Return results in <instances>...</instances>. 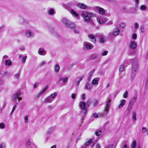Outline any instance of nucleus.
I'll list each match as a JSON object with an SVG mask.
<instances>
[{"mask_svg":"<svg viewBox=\"0 0 148 148\" xmlns=\"http://www.w3.org/2000/svg\"><path fill=\"white\" fill-rule=\"evenodd\" d=\"M132 73L131 77L132 79H133L135 76V74L134 72L136 71L138 69V65L137 61L135 60H134L133 64L132 65Z\"/></svg>","mask_w":148,"mask_h":148,"instance_id":"f257e3e1","label":"nucleus"},{"mask_svg":"<svg viewBox=\"0 0 148 148\" xmlns=\"http://www.w3.org/2000/svg\"><path fill=\"white\" fill-rule=\"evenodd\" d=\"M79 107L81 110V115L84 116L87 112V109L86 107V103L84 102H80Z\"/></svg>","mask_w":148,"mask_h":148,"instance_id":"f03ea898","label":"nucleus"},{"mask_svg":"<svg viewBox=\"0 0 148 148\" xmlns=\"http://www.w3.org/2000/svg\"><path fill=\"white\" fill-rule=\"evenodd\" d=\"M111 101V100L110 99L108 100L106 102L104 110L103 113H102L101 114L102 116H106L108 113L109 110L110 106Z\"/></svg>","mask_w":148,"mask_h":148,"instance_id":"7ed1b4c3","label":"nucleus"},{"mask_svg":"<svg viewBox=\"0 0 148 148\" xmlns=\"http://www.w3.org/2000/svg\"><path fill=\"white\" fill-rule=\"evenodd\" d=\"M34 33L29 29L27 30L24 32L25 36L27 38H31L34 36Z\"/></svg>","mask_w":148,"mask_h":148,"instance_id":"20e7f679","label":"nucleus"},{"mask_svg":"<svg viewBox=\"0 0 148 148\" xmlns=\"http://www.w3.org/2000/svg\"><path fill=\"white\" fill-rule=\"evenodd\" d=\"M97 36L99 38L100 42L102 44L104 43L105 40V37L103 34H99L97 35Z\"/></svg>","mask_w":148,"mask_h":148,"instance_id":"39448f33","label":"nucleus"},{"mask_svg":"<svg viewBox=\"0 0 148 148\" xmlns=\"http://www.w3.org/2000/svg\"><path fill=\"white\" fill-rule=\"evenodd\" d=\"M82 17L84 19V21L86 22H88L89 21V19L88 17V12L86 11H84L82 13Z\"/></svg>","mask_w":148,"mask_h":148,"instance_id":"423d86ee","label":"nucleus"},{"mask_svg":"<svg viewBox=\"0 0 148 148\" xmlns=\"http://www.w3.org/2000/svg\"><path fill=\"white\" fill-rule=\"evenodd\" d=\"M119 30L117 28L114 29L113 32L112 33H110L109 34V37L111 36V35H114L115 36H116L118 35L119 34Z\"/></svg>","mask_w":148,"mask_h":148,"instance_id":"0eeeda50","label":"nucleus"},{"mask_svg":"<svg viewBox=\"0 0 148 148\" xmlns=\"http://www.w3.org/2000/svg\"><path fill=\"white\" fill-rule=\"evenodd\" d=\"M95 9L98 10L99 12L101 14H104L105 13V10L100 7L96 6L95 7Z\"/></svg>","mask_w":148,"mask_h":148,"instance_id":"6e6552de","label":"nucleus"},{"mask_svg":"<svg viewBox=\"0 0 148 148\" xmlns=\"http://www.w3.org/2000/svg\"><path fill=\"white\" fill-rule=\"evenodd\" d=\"M53 101V100L49 96L45 99L43 102L45 103H50Z\"/></svg>","mask_w":148,"mask_h":148,"instance_id":"1a4fd4ad","label":"nucleus"},{"mask_svg":"<svg viewBox=\"0 0 148 148\" xmlns=\"http://www.w3.org/2000/svg\"><path fill=\"white\" fill-rule=\"evenodd\" d=\"M137 46L136 43L134 41H131L129 44L130 47L132 49H135Z\"/></svg>","mask_w":148,"mask_h":148,"instance_id":"9d476101","label":"nucleus"},{"mask_svg":"<svg viewBox=\"0 0 148 148\" xmlns=\"http://www.w3.org/2000/svg\"><path fill=\"white\" fill-rule=\"evenodd\" d=\"M77 6L81 9H88L87 6L85 4L82 3H78L77 4Z\"/></svg>","mask_w":148,"mask_h":148,"instance_id":"9b49d317","label":"nucleus"},{"mask_svg":"<svg viewBox=\"0 0 148 148\" xmlns=\"http://www.w3.org/2000/svg\"><path fill=\"white\" fill-rule=\"evenodd\" d=\"M84 45L86 48L87 49H91L93 47V46L89 42H85Z\"/></svg>","mask_w":148,"mask_h":148,"instance_id":"f8f14e48","label":"nucleus"},{"mask_svg":"<svg viewBox=\"0 0 148 148\" xmlns=\"http://www.w3.org/2000/svg\"><path fill=\"white\" fill-rule=\"evenodd\" d=\"M99 77H95L92 81L91 83L92 85H97L98 84V81L99 80Z\"/></svg>","mask_w":148,"mask_h":148,"instance_id":"ddd939ff","label":"nucleus"},{"mask_svg":"<svg viewBox=\"0 0 148 148\" xmlns=\"http://www.w3.org/2000/svg\"><path fill=\"white\" fill-rule=\"evenodd\" d=\"M62 23L66 27H67L70 22L65 18H63L62 19Z\"/></svg>","mask_w":148,"mask_h":148,"instance_id":"4468645a","label":"nucleus"},{"mask_svg":"<svg viewBox=\"0 0 148 148\" xmlns=\"http://www.w3.org/2000/svg\"><path fill=\"white\" fill-rule=\"evenodd\" d=\"M38 53L39 55L42 56L45 55L46 53V51L42 48L39 49Z\"/></svg>","mask_w":148,"mask_h":148,"instance_id":"2eb2a0df","label":"nucleus"},{"mask_svg":"<svg viewBox=\"0 0 148 148\" xmlns=\"http://www.w3.org/2000/svg\"><path fill=\"white\" fill-rule=\"evenodd\" d=\"M88 37L91 40L92 42L93 43H95L96 41V37L92 34H88Z\"/></svg>","mask_w":148,"mask_h":148,"instance_id":"dca6fc26","label":"nucleus"},{"mask_svg":"<svg viewBox=\"0 0 148 148\" xmlns=\"http://www.w3.org/2000/svg\"><path fill=\"white\" fill-rule=\"evenodd\" d=\"M21 92L18 91L15 94H14L13 95V99H15L18 98V97H19L21 95Z\"/></svg>","mask_w":148,"mask_h":148,"instance_id":"f3484780","label":"nucleus"},{"mask_svg":"<svg viewBox=\"0 0 148 148\" xmlns=\"http://www.w3.org/2000/svg\"><path fill=\"white\" fill-rule=\"evenodd\" d=\"M55 13L54 9L52 8H50L47 12V14L50 15L54 14Z\"/></svg>","mask_w":148,"mask_h":148,"instance_id":"a211bd4d","label":"nucleus"},{"mask_svg":"<svg viewBox=\"0 0 148 148\" xmlns=\"http://www.w3.org/2000/svg\"><path fill=\"white\" fill-rule=\"evenodd\" d=\"M48 86H47L43 90H42L37 95V97H39L42 95L43 94L44 92H45L46 90L47 89Z\"/></svg>","mask_w":148,"mask_h":148,"instance_id":"6ab92c4d","label":"nucleus"},{"mask_svg":"<svg viewBox=\"0 0 148 148\" xmlns=\"http://www.w3.org/2000/svg\"><path fill=\"white\" fill-rule=\"evenodd\" d=\"M92 142V141L91 139H90L88 140L87 142H86L84 145H83L81 148H86L89 145H90L91 143Z\"/></svg>","mask_w":148,"mask_h":148,"instance_id":"aec40b11","label":"nucleus"},{"mask_svg":"<svg viewBox=\"0 0 148 148\" xmlns=\"http://www.w3.org/2000/svg\"><path fill=\"white\" fill-rule=\"evenodd\" d=\"M92 87V85L90 84L87 83L84 87V89L86 90L91 89Z\"/></svg>","mask_w":148,"mask_h":148,"instance_id":"412c9836","label":"nucleus"},{"mask_svg":"<svg viewBox=\"0 0 148 148\" xmlns=\"http://www.w3.org/2000/svg\"><path fill=\"white\" fill-rule=\"evenodd\" d=\"M67 27H69L71 29H73L75 28V26L74 23H73L71 22L70 23L69 25L67 26Z\"/></svg>","mask_w":148,"mask_h":148,"instance_id":"4be33fe9","label":"nucleus"},{"mask_svg":"<svg viewBox=\"0 0 148 148\" xmlns=\"http://www.w3.org/2000/svg\"><path fill=\"white\" fill-rule=\"evenodd\" d=\"M125 100L124 99H122L120 101V104L119 105L118 107L119 108H121L123 107L125 103Z\"/></svg>","mask_w":148,"mask_h":148,"instance_id":"5701e85b","label":"nucleus"},{"mask_svg":"<svg viewBox=\"0 0 148 148\" xmlns=\"http://www.w3.org/2000/svg\"><path fill=\"white\" fill-rule=\"evenodd\" d=\"M68 78L66 77H65L64 78L63 77H60V78L59 80L60 81L62 80V81L63 83L64 84H65L67 81L68 80Z\"/></svg>","mask_w":148,"mask_h":148,"instance_id":"b1692460","label":"nucleus"},{"mask_svg":"<svg viewBox=\"0 0 148 148\" xmlns=\"http://www.w3.org/2000/svg\"><path fill=\"white\" fill-rule=\"evenodd\" d=\"M88 18L89 21L90 20V18L93 17L95 16V15L94 14L90 12H88Z\"/></svg>","mask_w":148,"mask_h":148,"instance_id":"393cba45","label":"nucleus"},{"mask_svg":"<svg viewBox=\"0 0 148 148\" xmlns=\"http://www.w3.org/2000/svg\"><path fill=\"white\" fill-rule=\"evenodd\" d=\"M12 62L9 60H5V64L6 66H10L11 65Z\"/></svg>","mask_w":148,"mask_h":148,"instance_id":"a878e982","label":"nucleus"},{"mask_svg":"<svg viewBox=\"0 0 148 148\" xmlns=\"http://www.w3.org/2000/svg\"><path fill=\"white\" fill-rule=\"evenodd\" d=\"M57 94L56 92H54L53 93H52L49 96L52 98V99L54 100L55 97L57 96Z\"/></svg>","mask_w":148,"mask_h":148,"instance_id":"bb28decb","label":"nucleus"},{"mask_svg":"<svg viewBox=\"0 0 148 148\" xmlns=\"http://www.w3.org/2000/svg\"><path fill=\"white\" fill-rule=\"evenodd\" d=\"M2 74L3 76L8 77L9 76L10 74L9 72L4 71L2 73Z\"/></svg>","mask_w":148,"mask_h":148,"instance_id":"cd10ccee","label":"nucleus"},{"mask_svg":"<svg viewBox=\"0 0 148 148\" xmlns=\"http://www.w3.org/2000/svg\"><path fill=\"white\" fill-rule=\"evenodd\" d=\"M132 119L134 121H136V114L135 112H133L132 113Z\"/></svg>","mask_w":148,"mask_h":148,"instance_id":"c85d7f7f","label":"nucleus"},{"mask_svg":"<svg viewBox=\"0 0 148 148\" xmlns=\"http://www.w3.org/2000/svg\"><path fill=\"white\" fill-rule=\"evenodd\" d=\"M135 3V10H136L138 8V4L139 3V0H133Z\"/></svg>","mask_w":148,"mask_h":148,"instance_id":"c756f323","label":"nucleus"},{"mask_svg":"<svg viewBox=\"0 0 148 148\" xmlns=\"http://www.w3.org/2000/svg\"><path fill=\"white\" fill-rule=\"evenodd\" d=\"M106 21L105 19H100L99 20V23L100 24H103Z\"/></svg>","mask_w":148,"mask_h":148,"instance_id":"7c9ffc66","label":"nucleus"},{"mask_svg":"<svg viewBox=\"0 0 148 148\" xmlns=\"http://www.w3.org/2000/svg\"><path fill=\"white\" fill-rule=\"evenodd\" d=\"M71 13L73 16H75V17H78V14L73 10H71Z\"/></svg>","mask_w":148,"mask_h":148,"instance_id":"2f4dec72","label":"nucleus"},{"mask_svg":"<svg viewBox=\"0 0 148 148\" xmlns=\"http://www.w3.org/2000/svg\"><path fill=\"white\" fill-rule=\"evenodd\" d=\"M136 146V140L133 141L131 143V146L132 148H135Z\"/></svg>","mask_w":148,"mask_h":148,"instance_id":"473e14b6","label":"nucleus"},{"mask_svg":"<svg viewBox=\"0 0 148 148\" xmlns=\"http://www.w3.org/2000/svg\"><path fill=\"white\" fill-rule=\"evenodd\" d=\"M60 69V67L58 64H56L55 67V71L56 72H58Z\"/></svg>","mask_w":148,"mask_h":148,"instance_id":"72a5a7b5","label":"nucleus"},{"mask_svg":"<svg viewBox=\"0 0 148 148\" xmlns=\"http://www.w3.org/2000/svg\"><path fill=\"white\" fill-rule=\"evenodd\" d=\"M101 130H97L96 131L95 134L97 136H99L101 134Z\"/></svg>","mask_w":148,"mask_h":148,"instance_id":"f704fd0d","label":"nucleus"},{"mask_svg":"<svg viewBox=\"0 0 148 148\" xmlns=\"http://www.w3.org/2000/svg\"><path fill=\"white\" fill-rule=\"evenodd\" d=\"M125 67L123 65H121L119 68V71L121 72L124 71Z\"/></svg>","mask_w":148,"mask_h":148,"instance_id":"c9c22d12","label":"nucleus"},{"mask_svg":"<svg viewBox=\"0 0 148 148\" xmlns=\"http://www.w3.org/2000/svg\"><path fill=\"white\" fill-rule=\"evenodd\" d=\"M27 56H25L23 57L21 60V62L23 63H24L27 58Z\"/></svg>","mask_w":148,"mask_h":148,"instance_id":"e433bc0d","label":"nucleus"},{"mask_svg":"<svg viewBox=\"0 0 148 148\" xmlns=\"http://www.w3.org/2000/svg\"><path fill=\"white\" fill-rule=\"evenodd\" d=\"M5 145L3 143H0V148H5Z\"/></svg>","mask_w":148,"mask_h":148,"instance_id":"4c0bfd02","label":"nucleus"},{"mask_svg":"<svg viewBox=\"0 0 148 148\" xmlns=\"http://www.w3.org/2000/svg\"><path fill=\"white\" fill-rule=\"evenodd\" d=\"M140 9L142 10H145L146 9V7L144 5H141L140 7Z\"/></svg>","mask_w":148,"mask_h":148,"instance_id":"58836bf2","label":"nucleus"},{"mask_svg":"<svg viewBox=\"0 0 148 148\" xmlns=\"http://www.w3.org/2000/svg\"><path fill=\"white\" fill-rule=\"evenodd\" d=\"M128 92L127 91H125L123 94V97L124 98H126L128 96Z\"/></svg>","mask_w":148,"mask_h":148,"instance_id":"ea45409f","label":"nucleus"},{"mask_svg":"<svg viewBox=\"0 0 148 148\" xmlns=\"http://www.w3.org/2000/svg\"><path fill=\"white\" fill-rule=\"evenodd\" d=\"M5 128V125L3 123H0V128L3 129Z\"/></svg>","mask_w":148,"mask_h":148,"instance_id":"a19ab883","label":"nucleus"},{"mask_svg":"<svg viewBox=\"0 0 148 148\" xmlns=\"http://www.w3.org/2000/svg\"><path fill=\"white\" fill-rule=\"evenodd\" d=\"M24 119L25 123H27L28 122V116L27 115H25V116Z\"/></svg>","mask_w":148,"mask_h":148,"instance_id":"79ce46f5","label":"nucleus"},{"mask_svg":"<svg viewBox=\"0 0 148 148\" xmlns=\"http://www.w3.org/2000/svg\"><path fill=\"white\" fill-rule=\"evenodd\" d=\"M45 63H46V62L45 61H42L41 62H40L39 64L38 65L40 66H42V65H45Z\"/></svg>","mask_w":148,"mask_h":148,"instance_id":"37998d69","label":"nucleus"},{"mask_svg":"<svg viewBox=\"0 0 148 148\" xmlns=\"http://www.w3.org/2000/svg\"><path fill=\"white\" fill-rule=\"evenodd\" d=\"M108 52L107 51H103L101 55L102 56H106L108 54Z\"/></svg>","mask_w":148,"mask_h":148,"instance_id":"c03bdc74","label":"nucleus"},{"mask_svg":"<svg viewBox=\"0 0 148 148\" xmlns=\"http://www.w3.org/2000/svg\"><path fill=\"white\" fill-rule=\"evenodd\" d=\"M125 26V24L124 23H122L120 25V27L123 28H124Z\"/></svg>","mask_w":148,"mask_h":148,"instance_id":"a18cd8bd","label":"nucleus"},{"mask_svg":"<svg viewBox=\"0 0 148 148\" xmlns=\"http://www.w3.org/2000/svg\"><path fill=\"white\" fill-rule=\"evenodd\" d=\"M20 76L19 73H17L14 75V77L16 79H18Z\"/></svg>","mask_w":148,"mask_h":148,"instance_id":"49530a36","label":"nucleus"},{"mask_svg":"<svg viewBox=\"0 0 148 148\" xmlns=\"http://www.w3.org/2000/svg\"><path fill=\"white\" fill-rule=\"evenodd\" d=\"M139 25L137 23H135L134 25V28L135 29H137L138 28Z\"/></svg>","mask_w":148,"mask_h":148,"instance_id":"de8ad7c7","label":"nucleus"},{"mask_svg":"<svg viewBox=\"0 0 148 148\" xmlns=\"http://www.w3.org/2000/svg\"><path fill=\"white\" fill-rule=\"evenodd\" d=\"M77 95L76 93H72L71 95V97L72 99H74Z\"/></svg>","mask_w":148,"mask_h":148,"instance_id":"09e8293b","label":"nucleus"},{"mask_svg":"<svg viewBox=\"0 0 148 148\" xmlns=\"http://www.w3.org/2000/svg\"><path fill=\"white\" fill-rule=\"evenodd\" d=\"M85 98V95L84 93H82V95L81 99L82 100H84Z\"/></svg>","mask_w":148,"mask_h":148,"instance_id":"8fccbe9b","label":"nucleus"},{"mask_svg":"<svg viewBox=\"0 0 148 148\" xmlns=\"http://www.w3.org/2000/svg\"><path fill=\"white\" fill-rule=\"evenodd\" d=\"M17 103H16L13 107L12 110L11 111V112L10 113V114H12L14 112V111L15 110V108H16V106L17 104Z\"/></svg>","mask_w":148,"mask_h":148,"instance_id":"3c124183","label":"nucleus"},{"mask_svg":"<svg viewBox=\"0 0 148 148\" xmlns=\"http://www.w3.org/2000/svg\"><path fill=\"white\" fill-rule=\"evenodd\" d=\"M26 143L27 145H31V143L30 140H28L26 141Z\"/></svg>","mask_w":148,"mask_h":148,"instance_id":"603ef678","label":"nucleus"},{"mask_svg":"<svg viewBox=\"0 0 148 148\" xmlns=\"http://www.w3.org/2000/svg\"><path fill=\"white\" fill-rule=\"evenodd\" d=\"M137 35L135 34H133L132 35V38L133 39H135L136 38Z\"/></svg>","mask_w":148,"mask_h":148,"instance_id":"864d4df0","label":"nucleus"},{"mask_svg":"<svg viewBox=\"0 0 148 148\" xmlns=\"http://www.w3.org/2000/svg\"><path fill=\"white\" fill-rule=\"evenodd\" d=\"M74 33L76 34H78L79 33V30L77 29H76L74 30Z\"/></svg>","mask_w":148,"mask_h":148,"instance_id":"5fc2aeb1","label":"nucleus"},{"mask_svg":"<svg viewBox=\"0 0 148 148\" xmlns=\"http://www.w3.org/2000/svg\"><path fill=\"white\" fill-rule=\"evenodd\" d=\"M4 83V80L2 79H0V84L2 85Z\"/></svg>","mask_w":148,"mask_h":148,"instance_id":"6e6d98bb","label":"nucleus"},{"mask_svg":"<svg viewBox=\"0 0 148 148\" xmlns=\"http://www.w3.org/2000/svg\"><path fill=\"white\" fill-rule=\"evenodd\" d=\"M147 131V129L144 127L142 128V132L143 133H145Z\"/></svg>","mask_w":148,"mask_h":148,"instance_id":"4d7b16f0","label":"nucleus"},{"mask_svg":"<svg viewBox=\"0 0 148 148\" xmlns=\"http://www.w3.org/2000/svg\"><path fill=\"white\" fill-rule=\"evenodd\" d=\"M84 77V76L83 75H82L81 76H80V77H79L78 78L79 79V81H81L82 79Z\"/></svg>","mask_w":148,"mask_h":148,"instance_id":"13d9d810","label":"nucleus"},{"mask_svg":"<svg viewBox=\"0 0 148 148\" xmlns=\"http://www.w3.org/2000/svg\"><path fill=\"white\" fill-rule=\"evenodd\" d=\"M93 115L96 118H97L99 116L98 114L95 113L93 114Z\"/></svg>","mask_w":148,"mask_h":148,"instance_id":"bf43d9fd","label":"nucleus"},{"mask_svg":"<svg viewBox=\"0 0 148 148\" xmlns=\"http://www.w3.org/2000/svg\"><path fill=\"white\" fill-rule=\"evenodd\" d=\"M4 27L3 26L0 27V32H2L4 29Z\"/></svg>","mask_w":148,"mask_h":148,"instance_id":"052dcab7","label":"nucleus"},{"mask_svg":"<svg viewBox=\"0 0 148 148\" xmlns=\"http://www.w3.org/2000/svg\"><path fill=\"white\" fill-rule=\"evenodd\" d=\"M94 70H92L91 71H90V77H91L92 74L93 73Z\"/></svg>","mask_w":148,"mask_h":148,"instance_id":"680f3d73","label":"nucleus"},{"mask_svg":"<svg viewBox=\"0 0 148 148\" xmlns=\"http://www.w3.org/2000/svg\"><path fill=\"white\" fill-rule=\"evenodd\" d=\"M91 102V100L90 99H89L88 100L87 102V104L88 106H89L90 105Z\"/></svg>","mask_w":148,"mask_h":148,"instance_id":"e2e57ef3","label":"nucleus"},{"mask_svg":"<svg viewBox=\"0 0 148 148\" xmlns=\"http://www.w3.org/2000/svg\"><path fill=\"white\" fill-rule=\"evenodd\" d=\"M96 148H100V146L99 144H97L96 145Z\"/></svg>","mask_w":148,"mask_h":148,"instance_id":"0e129e2a","label":"nucleus"},{"mask_svg":"<svg viewBox=\"0 0 148 148\" xmlns=\"http://www.w3.org/2000/svg\"><path fill=\"white\" fill-rule=\"evenodd\" d=\"M38 85V83H35L34 85V88H36L37 85Z\"/></svg>","mask_w":148,"mask_h":148,"instance_id":"69168bd1","label":"nucleus"},{"mask_svg":"<svg viewBox=\"0 0 148 148\" xmlns=\"http://www.w3.org/2000/svg\"><path fill=\"white\" fill-rule=\"evenodd\" d=\"M8 58V56H4L3 57V60L5 58Z\"/></svg>","mask_w":148,"mask_h":148,"instance_id":"338daca9","label":"nucleus"},{"mask_svg":"<svg viewBox=\"0 0 148 148\" xmlns=\"http://www.w3.org/2000/svg\"><path fill=\"white\" fill-rule=\"evenodd\" d=\"M129 147L126 145H124L123 146V148H128Z\"/></svg>","mask_w":148,"mask_h":148,"instance_id":"774afa93","label":"nucleus"}]
</instances>
